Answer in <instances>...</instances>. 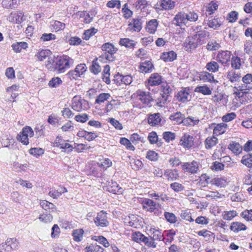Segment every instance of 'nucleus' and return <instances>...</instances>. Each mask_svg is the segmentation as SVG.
<instances>
[{"label":"nucleus","mask_w":252,"mask_h":252,"mask_svg":"<svg viewBox=\"0 0 252 252\" xmlns=\"http://www.w3.org/2000/svg\"><path fill=\"white\" fill-rule=\"evenodd\" d=\"M73 63V59L68 56L63 55L56 59V61L52 64V67L54 71L62 73L69 68Z\"/></svg>","instance_id":"nucleus-1"},{"label":"nucleus","mask_w":252,"mask_h":252,"mask_svg":"<svg viewBox=\"0 0 252 252\" xmlns=\"http://www.w3.org/2000/svg\"><path fill=\"white\" fill-rule=\"evenodd\" d=\"M169 119L172 121L173 125H180L183 123L186 126H194L198 124L199 120L194 117L184 118V115L180 112H177L171 114Z\"/></svg>","instance_id":"nucleus-2"},{"label":"nucleus","mask_w":252,"mask_h":252,"mask_svg":"<svg viewBox=\"0 0 252 252\" xmlns=\"http://www.w3.org/2000/svg\"><path fill=\"white\" fill-rule=\"evenodd\" d=\"M101 50L103 53L99 56V60L102 62H113L116 59L115 54L118 51L113 44L110 42H107L101 46Z\"/></svg>","instance_id":"nucleus-3"},{"label":"nucleus","mask_w":252,"mask_h":252,"mask_svg":"<svg viewBox=\"0 0 252 252\" xmlns=\"http://www.w3.org/2000/svg\"><path fill=\"white\" fill-rule=\"evenodd\" d=\"M72 108L77 111L80 112L86 110L89 108L88 102L82 99L80 96H74L72 100Z\"/></svg>","instance_id":"nucleus-4"},{"label":"nucleus","mask_w":252,"mask_h":252,"mask_svg":"<svg viewBox=\"0 0 252 252\" xmlns=\"http://www.w3.org/2000/svg\"><path fill=\"white\" fill-rule=\"evenodd\" d=\"M33 135V131L31 127H24L22 132L17 136V140L20 141L24 145H27L29 144V137H32Z\"/></svg>","instance_id":"nucleus-5"},{"label":"nucleus","mask_w":252,"mask_h":252,"mask_svg":"<svg viewBox=\"0 0 252 252\" xmlns=\"http://www.w3.org/2000/svg\"><path fill=\"white\" fill-rule=\"evenodd\" d=\"M172 23L174 25L181 28L186 26L188 21L186 13L184 11L178 12L173 18Z\"/></svg>","instance_id":"nucleus-6"},{"label":"nucleus","mask_w":252,"mask_h":252,"mask_svg":"<svg viewBox=\"0 0 252 252\" xmlns=\"http://www.w3.org/2000/svg\"><path fill=\"white\" fill-rule=\"evenodd\" d=\"M94 220L97 226L104 227L108 226L109 224L107 220V213L103 211L98 213L96 217Z\"/></svg>","instance_id":"nucleus-7"},{"label":"nucleus","mask_w":252,"mask_h":252,"mask_svg":"<svg viewBox=\"0 0 252 252\" xmlns=\"http://www.w3.org/2000/svg\"><path fill=\"white\" fill-rule=\"evenodd\" d=\"M165 120L159 113L150 114L148 118V122L151 126L157 125H163Z\"/></svg>","instance_id":"nucleus-8"},{"label":"nucleus","mask_w":252,"mask_h":252,"mask_svg":"<svg viewBox=\"0 0 252 252\" xmlns=\"http://www.w3.org/2000/svg\"><path fill=\"white\" fill-rule=\"evenodd\" d=\"M7 20L11 23L19 24L26 20V17L24 16L23 11H15L10 13L7 18Z\"/></svg>","instance_id":"nucleus-9"},{"label":"nucleus","mask_w":252,"mask_h":252,"mask_svg":"<svg viewBox=\"0 0 252 252\" xmlns=\"http://www.w3.org/2000/svg\"><path fill=\"white\" fill-rule=\"evenodd\" d=\"M136 95L137 99L140 100L143 104L148 105L153 98L149 92H146L140 90L136 91Z\"/></svg>","instance_id":"nucleus-10"},{"label":"nucleus","mask_w":252,"mask_h":252,"mask_svg":"<svg viewBox=\"0 0 252 252\" xmlns=\"http://www.w3.org/2000/svg\"><path fill=\"white\" fill-rule=\"evenodd\" d=\"M231 53L228 51H219L216 57V60L223 64H228L230 61Z\"/></svg>","instance_id":"nucleus-11"},{"label":"nucleus","mask_w":252,"mask_h":252,"mask_svg":"<svg viewBox=\"0 0 252 252\" xmlns=\"http://www.w3.org/2000/svg\"><path fill=\"white\" fill-rule=\"evenodd\" d=\"M243 84L238 86V89L240 91H247L252 89V87L250 86V84L252 82V74L248 73L245 75L242 79Z\"/></svg>","instance_id":"nucleus-12"},{"label":"nucleus","mask_w":252,"mask_h":252,"mask_svg":"<svg viewBox=\"0 0 252 252\" xmlns=\"http://www.w3.org/2000/svg\"><path fill=\"white\" fill-rule=\"evenodd\" d=\"M142 204L143 208L150 212L154 211L156 209V207H159V204L158 203H157L153 200L148 198L144 199Z\"/></svg>","instance_id":"nucleus-13"},{"label":"nucleus","mask_w":252,"mask_h":252,"mask_svg":"<svg viewBox=\"0 0 252 252\" xmlns=\"http://www.w3.org/2000/svg\"><path fill=\"white\" fill-rule=\"evenodd\" d=\"M198 45H200L193 36L188 37L184 43V49L188 52H190L192 50L195 49Z\"/></svg>","instance_id":"nucleus-14"},{"label":"nucleus","mask_w":252,"mask_h":252,"mask_svg":"<svg viewBox=\"0 0 252 252\" xmlns=\"http://www.w3.org/2000/svg\"><path fill=\"white\" fill-rule=\"evenodd\" d=\"M180 145L185 148H190L194 145V138L192 136L185 134L181 138Z\"/></svg>","instance_id":"nucleus-15"},{"label":"nucleus","mask_w":252,"mask_h":252,"mask_svg":"<svg viewBox=\"0 0 252 252\" xmlns=\"http://www.w3.org/2000/svg\"><path fill=\"white\" fill-rule=\"evenodd\" d=\"M198 164L196 161L185 162L182 165V169L191 174H195L198 170Z\"/></svg>","instance_id":"nucleus-16"},{"label":"nucleus","mask_w":252,"mask_h":252,"mask_svg":"<svg viewBox=\"0 0 252 252\" xmlns=\"http://www.w3.org/2000/svg\"><path fill=\"white\" fill-rule=\"evenodd\" d=\"M156 5L159 6L162 9L168 10L173 9L175 6V1L173 0H161Z\"/></svg>","instance_id":"nucleus-17"},{"label":"nucleus","mask_w":252,"mask_h":252,"mask_svg":"<svg viewBox=\"0 0 252 252\" xmlns=\"http://www.w3.org/2000/svg\"><path fill=\"white\" fill-rule=\"evenodd\" d=\"M128 29L130 31L135 32H140L142 29V22L140 19H132L131 21L128 24Z\"/></svg>","instance_id":"nucleus-18"},{"label":"nucleus","mask_w":252,"mask_h":252,"mask_svg":"<svg viewBox=\"0 0 252 252\" xmlns=\"http://www.w3.org/2000/svg\"><path fill=\"white\" fill-rule=\"evenodd\" d=\"M162 77L158 73H154L151 75L148 80L150 86H155L159 85L162 83Z\"/></svg>","instance_id":"nucleus-19"},{"label":"nucleus","mask_w":252,"mask_h":252,"mask_svg":"<svg viewBox=\"0 0 252 252\" xmlns=\"http://www.w3.org/2000/svg\"><path fill=\"white\" fill-rule=\"evenodd\" d=\"M160 59L165 62H171L177 58V54L173 51L163 52L160 56Z\"/></svg>","instance_id":"nucleus-20"},{"label":"nucleus","mask_w":252,"mask_h":252,"mask_svg":"<svg viewBox=\"0 0 252 252\" xmlns=\"http://www.w3.org/2000/svg\"><path fill=\"white\" fill-rule=\"evenodd\" d=\"M154 68V65L150 61H146L142 63L139 66L140 72L144 73L151 72Z\"/></svg>","instance_id":"nucleus-21"},{"label":"nucleus","mask_w":252,"mask_h":252,"mask_svg":"<svg viewBox=\"0 0 252 252\" xmlns=\"http://www.w3.org/2000/svg\"><path fill=\"white\" fill-rule=\"evenodd\" d=\"M148 139L149 140L150 144H157L158 147H161L163 143L161 139H158L157 133L155 131H152L149 133Z\"/></svg>","instance_id":"nucleus-22"},{"label":"nucleus","mask_w":252,"mask_h":252,"mask_svg":"<svg viewBox=\"0 0 252 252\" xmlns=\"http://www.w3.org/2000/svg\"><path fill=\"white\" fill-rule=\"evenodd\" d=\"M158 26V22L157 19H153L150 20L146 27V30L149 33L153 34L157 31Z\"/></svg>","instance_id":"nucleus-23"},{"label":"nucleus","mask_w":252,"mask_h":252,"mask_svg":"<svg viewBox=\"0 0 252 252\" xmlns=\"http://www.w3.org/2000/svg\"><path fill=\"white\" fill-rule=\"evenodd\" d=\"M136 42L132 39L128 38H121L119 44L121 46H124L126 48L133 49L136 45Z\"/></svg>","instance_id":"nucleus-24"},{"label":"nucleus","mask_w":252,"mask_h":252,"mask_svg":"<svg viewBox=\"0 0 252 252\" xmlns=\"http://www.w3.org/2000/svg\"><path fill=\"white\" fill-rule=\"evenodd\" d=\"M206 22H207L206 24L209 27L214 30L217 29L221 25V22L219 18H209L208 20H205L204 22L206 23Z\"/></svg>","instance_id":"nucleus-25"},{"label":"nucleus","mask_w":252,"mask_h":252,"mask_svg":"<svg viewBox=\"0 0 252 252\" xmlns=\"http://www.w3.org/2000/svg\"><path fill=\"white\" fill-rule=\"evenodd\" d=\"M108 191L114 194H122L123 189L116 182H112L107 186Z\"/></svg>","instance_id":"nucleus-26"},{"label":"nucleus","mask_w":252,"mask_h":252,"mask_svg":"<svg viewBox=\"0 0 252 252\" xmlns=\"http://www.w3.org/2000/svg\"><path fill=\"white\" fill-rule=\"evenodd\" d=\"M209 32L205 31H198L197 33L193 36L195 39H196L198 43L200 45L202 44L204 40L208 35Z\"/></svg>","instance_id":"nucleus-27"},{"label":"nucleus","mask_w":252,"mask_h":252,"mask_svg":"<svg viewBox=\"0 0 252 252\" xmlns=\"http://www.w3.org/2000/svg\"><path fill=\"white\" fill-rule=\"evenodd\" d=\"M136 9L139 10L144 9L147 5L146 0H131L129 1Z\"/></svg>","instance_id":"nucleus-28"},{"label":"nucleus","mask_w":252,"mask_h":252,"mask_svg":"<svg viewBox=\"0 0 252 252\" xmlns=\"http://www.w3.org/2000/svg\"><path fill=\"white\" fill-rule=\"evenodd\" d=\"M200 79L204 82H218L217 81H216L214 79V75L211 73L206 71H203L200 73L199 75Z\"/></svg>","instance_id":"nucleus-29"},{"label":"nucleus","mask_w":252,"mask_h":252,"mask_svg":"<svg viewBox=\"0 0 252 252\" xmlns=\"http://www.w3.org/2000/svg\"><path fill=\"white\" fill-rule=\"evenodd\" d=\"M188 22H196L199 19L198 11L193 10H189L186 13Z\"/></svg>","instance_id":"nucleus-30"},{"label":"nucleus","mask_w":252,"mask_h":252,"mask_svg":"<svg viewBox=\"0 0 252 252\" xmlns=\"http://www.w3.org/2000/svg\"><path fill=\"white\" fill-rule=\"evenodd\" d=\"M210 183L213 185H216L220 188H224L226 185V181L223 178L217 177L211 179Z\"/></svg>","instance_id":"nucleus-31"},{"label":"nucleus","mask_w":252,"mask_h":252,"mask_svg":"<svg viewBox=\"0 0 252 252\" xmlns=\"http://www.w3.org/2000/svg\"><path fill=\"white\" fill-rule=\"evenodd\" d=\"M40 206L42 208L46 211L52 212L56 210V207L55 205L46 200H43L40 203Z\"/></svg>","instance_id":"nucleus-32"},{"label":"nucleus","mask_w":252,"mask_h":252,"mask_svg":"<svg viewBox=\"0 0 252 252\" xmlns=\"http://www.w3.org/2000/svg\"><path fill=\"white\" fill-rule=\"evenodd\" d=\"M247 229L246 226L240 222H233L231 223L230 229L234 232H239L241 230H245Z\"/></svg>","instance_id":"nucleus-33"},{"label":"nucleus","mask_w":252,"mask_h":252,"mask_svg":"<svg viewBox=\"0 0 252 252\" xmlns=\"http://www.w3.org/2000/svg\"><path fill=\"white\" fill-rule=\"evenodd\" d=\"M150 232L151 234L153 235V240L155 242L156 240L164 241L163 235L159 229H151Z\"/></svg>","instance_id":"nucleus-34"},{"label":"nucleus","mask_w":252,"mask_h":252,"mask_svg":"<svg viewBox=\"0 0 252 252\" xmlns=\"http://www.w3.org/2000/svg\"><path fill=\"white\" fill-rule=\"evenodd\" d=\"M176 96L179 101L185 102L189 101V93L186 90H183L179 91Z\"/></svg>","instance_id":"nucleus-35"},{"label":"nucleus","mask_w":252,"mask_h":252,"mask_svg":"<svg viewBox=\"0 0 252 252\" xmlns=\"http://www.w3.org/2000/svg\"><path fill=\"white\" fill-rule=\"evenodd\" d=\"M218 139L213 136L211 137H208L205 140V148L207 149H210L212 147L215 146L218 143Z\"/></svg>","instance_id":"nucleus-36"},{"label":"nucleus","mask_w":252,"mask_h":252,"mask_svg":"<svg viewBox=\"0 0 252 252\" xmlns=\"http://www.w3.org/2000/svg\"><path fill=\"white\" fill-rule=\"evenodd\" d=\"M228 149L236 155L239 154L242 151V146L239 143L235 142L230 143L228 146Z\"/></svg>","instance_id":"nucleus-37"},{"label":"nucleus","mask_w":252,"mask_h":252,"mask_svg":"<svg viewBox=\"0 0 252 252\" xmlns=\"http://www.w3.org/2000/svg\"><path fill=\"white\" fill-rule=\"evenodd\" d=\"M80 18H82V22L86 24L90 23L93 19V15H90L89 12L86 11H82L80 15Z\"/></svg>","instance_id":"nucleus-38"},{"label":"nucleus","mask_w":252,"mask_h":252,"mask_svg":"<svg viewBox=\"0 0 252 252\" xmlns=\"http://www.w3.org/2000/svg\"><path fill=\"white\" fill-rule=\"evenodd\" d=\"M90 69L94 74H97L101 71V67L97 62V59L93 60L92 64L90 67Z\"/></svg>","instance_id":"nucleus-39"},{"label":"nucleus","mask_w":252,"mask_h":252,"mask_svg":"<svg viewBox=\"0 0 252 252\" xmlns=\"http://www.w3.org/2000/svg\"><path fill=\"white\" fill-rule=\"evenodd\" d=\"M164 176L167 177L168 180L174 181L177 179L178 174L177 171H173L172 170L167 169L165 170Z\"/></svg>","instance_id":"nucleus-40"},{"label":"nucleus","mask_w":252,"mask_h":252,"mask_svg":"<svg viewBox=\"0 0 252 252\" xmlns=\"http://www.w3.org/2000/svg\"><path fill=\"white\" fill-rule=\"evenodd\" d=\"M13 50L16 53L20 52L22 49H26L28 44L25 42H20L12 45Z\"/></svg>","instance_id":"nucleus-41"},{"label":"nucleus","mask_w":252,"mask_h":252,"mask_svg":"<svg viewBox=\"0 0 252 252\" xmlns=\"http://www.w3.org/2000/svg\"><path fill=\"white\" fill-rule=\"evenodd\" d=\"M241 163L249 168L252 167V154H248L242 157Z\"/></svg>","instance_id":"nucleus-42"},{"label":"nucleus","mask_w":252,"mask_h":252,"mask_svg":"<svg viewBox=\"0 0 252 252\" xmlns=\"http://www.w3.org/2000/svg\"><path fill=\"white\" fill-rule=\"evenodd\" d=\"M206 68L210 72H216L219 71L220 66L216 62L211 61L206 64Z\"/></svg>","instance_id":"nucleus-43"},{"label":"nucleus","mask_w":252,"mask_h":252,"mask_svg":"<svg viewBox=\"0 0 252 252\" xmlns=\"http://www.w3.org/2000/svg\"><path fill=\"white\" fill-rule=\"evenodd\" d=\"M194 92L201 93L204 95H210L212 93L210 89L206 85L196 87L195 88Z\"/></svg>","instance_id":"nucleus-44"},{"label":"nucleus","mask_w":252,"mask_h":252,"mask_svg":"<svg viewBox=\"0 0 252 252\" xmlns=\"http://www.w3.org/2000/svg\"><path fill=\"white\" fill-rule=\"evenodd\" d=\"M111 95L109 93H101L97 97L95 100V103L100 104L110 99Z\"/></svg>","instance_id":"nucleus-45"},{"label":"nucleus","mask_w":252,"mask_h":252,"mask_svg":"<svg viewBox=\"0 0 252 252\" xmlns=\"http://www.w3.org/2000/svg\"><path fill=\"white\" fill-rule=\"evenodd\" d=\"M240 73H236L235 71H231L227 73V78L232 82H235L240 80L241 78Z\"/></svg>","instance_id":"nucleus-46"},{"label":"nucleus","mask_w":252,"mask_h":252,"mask_svg":"<svg viewBox=\"0 0 252 252\" xmlns=\"http://www.w3.org/2000/svg\"><path fill=\"white\" fill-rule=\"evenodd\" d=\"M86 252H103L104 249L99 245L92 244L91 245L85 248Z\"/></svg>","instance_id":"nucleus-47"},{"label":"nucleus","mask_w":252,"mask_h":252,"mask_svg":"<svg viewBox=\"0 0 252 252\" xmlns=\"http://www.w3.org/2000/svg\"><path fill=\"white\" fill-rule=\"evenodd\" d=\"M83 233L84 230L82 229H78L73 230L72 235L73 236L74 240L76 242L81 241Z\"/></svg>","instance_id":"nucleus-48"},{"label":"nucleus","mask_w":252,"mask_h":252,"mask_svg":"<svg viewBox=\"0 0 252 252\" xmlns=\"http://www.w3.org/2000/svg\"><path fill=\"white\" fill-rule=\"evenodd\" d=\"M146 237L140 232H135L132 234V239L134 242L140 243L143 242L144 240L146 239Z\"/></svg>","instance_id":"nucleus-49"},{"label":"nucleus","mask_w":252,"mask_h":252,"mask_svg":"<svg viewBox=\"0 0 252 252\" xmlns=\"http://www.w3.org/2000/svg\"><path fill=\"white\" fill-rule=\"evenodd\" d=\"M120 143L125 146L126 149L128 150L134 151L135 150V147L132 145L130 140L125 137L121 138Z\"/></svg>","instance_id":"nucleus-50"},{"label":"nucleus","mask_w":252,"mask_h":252,"mask_svg":"<svg viewBox=\"0 0 252 252\" xmlns=\"http://www.w3.org/2000/svg\"><path fill=\"white\" fill-rule=\"evenodd\" d=\"M146 158L149 160L153 161H156L158 160L159 156L158 153L155 151L152 150H149L147 152Z\"/></svg>","instance_id":"nucleus-51"},{"label":"nucleus","mask_w":252,"mask_h":252,"mask_svg":"<svg viewBox=\"0 0 252 252\" xmlns=\"http://www.w3.org/2000/svg\"><path fill=\"white\" fill-rule=\"evenodd\" d=\"M181 218L182 219L188 220L189 222L194 221L193 219L191 218V213L189 210H182L181 213Z\"/></svg>","instance_id":"nucleus-52"},{"label":"nucleus","mask_w":252,"mask_h":252,"mask_svg":"<svg viewBox=\"0 0 252 252\" xmlns=\"http://www.w3.org/2000/svg\"><path fill=\"white\" fill-rule=\"evenodd\" d=\"M63 83L61 79L58 77L53 78L49 82L48 85L51 88H57Z\"/></svg>","instance_id":"nucleus-53"},{"label":"nucleus","mask_w":252,"mask_h":252,"mask_svg":"<svg viewBox=\"0 0 252 252\" xmlns=\"http://www.w3.org/2000/svg\"><path fill=\"white\" fill-rule=\"evenodd\" d=\"M93 239L98 242L99 244L102 245L105 247H108L109 246L107 240L103 236H94Z\"/></svg>","instance_id":"nucleus-54"},{"label":"nucleus","mask_w":252,"mask_h":252,"mask_svg":"<svg viewBox=\"0 0 252 252\" xmlns=\"http://www.w3.org/2000/svg\"><path fill=\"white\" fill-rule=\"evenodd\" d=\"M168 99L167 96H164L160 94V95L156 99V105L162 107L165 105Z\"/></svg>","instance_id":"nucleus-55"},{"label":"nucleus","mask_w":252,"mask_h":252,"mask_svg":"<svg viewBox=\"0 0 252 252\" xmlns=\"http://www.w3.org/2000/svg\"><path fill=\"white\" fill-rule=\"evenodd\" d=\"M164 216L166 220L170 223H174L177 221V217L173 213L165 212Z\"/></svg>","instance_id":"nucleus-56"},{"label":"nucleus","mask_w":252,"mask_h":252,"mask_svg":"<svg viewBox=\"0 0 252 252\" xmlns=\"http://www.w3.org/2000/svg\"><path fill=\"white\" fill-rule=\"evenodd\" d=\"M16 3V0H3L1 4L5 8L12 9L15 8L14 5Z\"/></svg>","instance_id":"nucleus-57"},{"label":"nucleus","mask_w":252,"mask_h":252,"mask_svg":"<svg viewBox=\"0 0 252 252\" xmlns=\"http://www.w3.org/2000/svg\"><path fill=\"white\" fill-rule=\"evenodd\" d=\"M163 139L169 143L170 141H173L175 139V134L171 131H165L163 133Z\"/></svg>","instance_id":"nucleus-58"},{"label":"nucleus","mask_w":252,"mask_h":252,"mask_svg":"<svg viewBox=\"0 0 252 252\" xmlns=\"http://www.w3.org/2000/svg\"><path fill=\"white\" fill-rule=\"evenodd\" d=\"M87 68L85 63H80L76 66L74 70L76 71L77 74H79V76L81 77V76L83 75L86 71Z\"/></svg>","instance_id":"nucleus-59"},{"label":"nucleus","mask_w":252,"mask_h":252,"mask_svg":"<svg viewBox=\"0 0 252 252\" xmlns=\"http://www.w3.org/2000/svg\"><path fill=\"white\" fill-rule=\"evenodd\" d=\"M38 219L40 221L47 223L52 220L53 217L50 213L43 214L39 216Z\"/></svg>","instance_id":"nucleus-60"},{"label":"nucleus","mask_w":252,"mask_h":252,"mask_svg":"<svg viewBox=\"0 0 252 252\" xmlns=\"http://www.w3.org/2000/svg\"><path fill=\"white\" fill-rule=\"evenodd\" d=\"M60 147L63 150V151L67 153L71 152L73 149V146L67 143L64 140H63V142L62 143Z\"/></svg>","instance_id":"nucleus-61"},{"label":"nucleus","mask_w":252,"mask_h":252,"mask_svg":"<svg viewBox=\"0 0 252 252\" xmlns=\"http://www.w3.org/2000/svg\"><path fill=\"white\" fill-rule=\"evenodd\" d=\"M170 188L175 192H178L185 189V187L181 184L174 182L170 184Z\"/></svg>","instance_id":"nucleus-62"},{"label":"nucleus","mask_w":252,"mask_h":252,"mask_svg":"<svg viewBox=\"0 0 252 252\" xmlns=\"http://www.w3.org/2000/svg\"><path fill=\"white\" fill-rule=\"evenodd\" d=\"M122 11V12L124 13V17H125V18L126 19L130 17L133 14L132 11L128 8V5L127 3H125L124 5Z\"/></svg>","instance_id":"nucleus-63"},{"label":"nucleus","mask_w":252,"mask_h":252,"mask_svg":"<svg viewBox=\"0 0 252 252\" xmlns=\"http://www.w3.org/2000/svg\"><path fill=\"white\" fill-rule=\"evenodd\" d=\"M218 7V5L217 3L212 1L209 3V6L207 7L206 12L209 15H211L217 9Z\"/></svg>","instance_id":"nucleus-64"}]
</instances>
